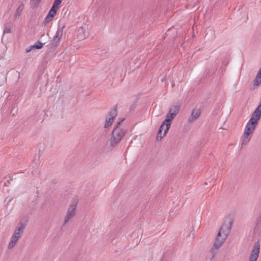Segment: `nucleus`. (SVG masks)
Returning <instances> with one entry per match:
<instances>
[{
    "mask_svg": "<svg viewBox=\"0 0 261 261\" xmlns=\"http://www.w3.org/2000/svg\"><path fill=\"white\" fill-rule=\"evenodd\" d=\"M260 118L261 103L252 112L251 118L247 123L244 129V134L241 137L242 145H245L249 142L251 138V134H253L258 124V121Z\"/></svg>",
    "mask_w": 261,
    "mask_h": 261,
    "instance_id": "1",
    "label": "nucleus"
},
{
    "mask_svg": "<svg viewBox=\"0 0 261 261\" xmlns=\"http://www.w3.org/2000/svg\"><path fill=\"white\" fill-rule=\"evenodd\" d=\"M232 222H233L231 219H228L225 221L223 224L220 228L216 238L215 243L214 245V247L216 249L219 248L224 243L229 233Z\"/></svg>",
    "mask_w": 261,
    "mask_h": 261,
    "instance_id": "2",
    "label": "nucleus"
},
{
    "mask_svg": "<svg viewBox=\"0 0 261 261\" xmlns=\"http://www.w3.org/2000/svg\"><path fill=\"white\" fill-rule=\"evenodd\" d=\"M124 119H122L115 125L110 139V144L112 147L118 144L127 133V129L122 127L121 125Z\"/></svg>",
    "mask_w": 261,
    "mask_h": 261,
    "instance_id": "3",
    "label": "nucleus"
},
{
    "mask_svg": "<svg viewBox=\"0 0 261 261\" xmlns=\"http://www.w3.org/2000/svg\"><path fill=\"white\" fill-rule=\"evenodd\" d=\"M27 224V222H20L18 223L17 227L15 229L14 233L11 238V241L9 244V248L11 249L15 245L23 233Z\"/></svg>",
    "mask_w": 261,
    "mask_h": 261,
    "instance_id": "4",
    "label": "nucleus"
},
{
    "mask_svg": "<svg viewBox=\"0 0 261 261\" xmlns=\"http://www.w3.org/2000/svg\"><path fill=\"white\" fill-rule=\"evenodd\" d=\"M117 115V106H116L112 111L109 113L106 118L105 124V128H109L113 123L114 119Z\"/></svg>",
    "mask_w": 261,
    "mask_h": 261,
    "instance_id": "5",
    "label": "nucleus"
},
{
    "mask_svg": "<svg viewBox=\"0 0 261 261\" xmlns=\"http://www.w3.org/2000/svg\"><path fill=\"white\" fill-rule=\"evenodd\" d=\"M76 204H72L69 207L66 216H65L63 226L65 225L69 221L73 218L76 213Z\"/></svg>",
    "mask_w": 261,
    "mask_h": 261,
    "instance_id": "6",
    "label": "nucleus"
},
{
    "mask_svg": "<svg viewBox=\"0 0 261 261\" xmlns=\"http://www.w3.org/2000/svg\"><path fill=\"white\" fill-rule=\"evenodd\" d=\"M64 28L65 26L63 25L61 28H59L57 31L55 35L51 40V44L53 46L57 47L58 45L60 40L63 36V32Z\"/></svg>",
    "mask_w": 261,
    "mask_h": 261,
    "instance_id": "7",
    "label": "nucleus"
},
{
    "mask_svg": "<svg viewBox=\"0 0 261 261\" xmlns=\"http://www.w3.org/2000/svg\"><path fill=\"white\" fill-rule=\"evenodd\" d=\"M260 251V245L258 242L256 243L253 246V249L249 256V261H256Z\"/></svg>",
    "mask_w": 261,
    "mask_h": 261,
    "instance_id": "8",
    "label": "nucleus"
},
{
    "mask_svg": "<svg viewBox=\"0 0 261 261\" xmlns=\"http://www.w3.org/2000/svg\"><path fill=\"white\" fill-rule=\"evenodd\" d=\"M176 116L173 115V114H171L168 112L166 117V119L164 120L166 122L168 123H167V128H165L164 130V135H166L167 132H168L171 124V121Z\"/></svg>",
    "mask_w": 261,
    "mask_h": 261,
    "instance_id": "9",
    "label": "nucleus"
},
{
    "mask_svg": "<svg viewBox=\"0 0 261 261\" xmlns=\"http://www.w3.org/2000/svg\"><path fill=\"white\" fill-rule=\"evenodd\" d=\"M167 122L164 121L160 126L158 133L157 140H161L165 135H164V130L167 128Z\"/></svg>",
    "mask_w": 261,
    "mask_h": 261,
    "instance_id": "10",
    "label": "nucleus"
},
{
    "mask_svg": "<svg viewBox=\"0 0 261 261\" xmlns=\"http://www.w3.org/2000/svg\"><path fill=\"white\" fill-rule=\"evenodd\" d=\"M200 115V112L198 110H194L192 112L190 117L188 119V122L192 123L197 119Z\"/></svg>",
    "mask_w": 261,
    "mask_h": 261,
    "instance_id": "11",
    "label": "nucleus"
},
{
    "mask_svg": "<svg viewBox=\"0 0 261 261\" xmlns=\"http://www.w3.org/2000/svg\"><path fill=\"white\" fill-rule=\"evenodd\" d=\"M24 4L21 3L18 7L16 9L14 14V18L15 20L19 19V17L21 15L22 11L24 9Z\"/></svg>",
    "mask_w": 261,
    "mask_h": 261,
    "instance_id": "12",
    "label": "nucleus"
},
{
    "mask_svg": "<svg viewBox=\"0 0 261 261\" xmlns=\"http://www.w3.org/2000/svg\"><path fill=\"white\" fill-rule=\"evenodd\" d=\"M253 86L255 87L258 86L261 84V67L255 76V80L253 81Z\"/></svg>",
    "mask_w": 261,
    "mask_h": 261,
    "instance_id": "13",
    "label": "nucleus"
},
{
    "mask_svg": "<svg viewBox=\"0 0 261 261\" xmlns=\"http://www.w3.org/2000/svg\"><path fill=\"white\" fill-rule=\"evenodd\" d=\"M180 110V105L178 104H176L175 105H174L170 107L169 109V113L173 114L175 116H176V115L178 113Z\"/></svg>",
    "mask_w": 261,
    "mask_h": 261,
    "instance_id": "14",
    "label": "nucleus"
},
{
    "mask_svg": "<svg viewBox=\"0 0 261 261\" xmlns=\"http://www.w3.org/2000/svg\"><path fill=\"white\" fill-rule=\"evenodd\" d=\"M260 223H261V217H258L256 218V222H255V226L254 228V232L256 233L260 229Z\"/></svg>",
    "mask_w": 261,
    "mask_h": 261,
    "instance_id": "15",
    "label": "nucleus"
},
{
    "mask_svg": "<svg viewBox=\"0 0 261 261\" xmlns=\"http://www.w3.org/2000/svg\"><path fill=\"white\" fill-rule=\"evenodd\" d=\"M79 36L80 39H83L86 38V34L87 33L86 30L84 29L83 28H81L80 30H79Z\"/></svg>",
    "mask_w": 261,
    "mask_h": 261,
    "instance_id": "16",
    "label": "nucleus"
},
{
    "mask_svg": "<svg viewBox=\"0 0 261 261\" xmlns=\"http://www.w3.org/2000/svg\"><path fill=\"white\" fill-rule=\"evenodd\" d=\"M43 46V44L40 42H37L35 44L33 45L31 47L30 49H27L26 52L29 53L31 51V48L41 49Z\"/></svg>",
    "mask_w": 261,
    "mask_h": 261,
    "instance_id": "17",
    "label": "nucleus"
},
{
    "mask_svg": "<svg viewBox=\"0 0 261 261\" xmlns=\"http://www.w3.org/2000/svg\"><path fill=\"white\" fill-rule=\"evenodd\" d=\"M61 3V0H55L51 8L55 9L56 10H58Z\"/></svg>",
    "mask_w": 261,
    "mask_h": 261,
    "instance_id": "18",
    "label": "nucleus"
},
{
    "mask_svg": "<svg viewBox=\"0 0 261 261\" xmlns=\"http://www.w3.org/2000/svg\"><path fill=\"white\" fill-rule=\"evenodd\" d=\"M40 0H31L30 5L32 8H35L38 6Z\"/></svg>",
    "mask_w": 261,
    "mask_h": 261,
    "instance_id": "19",
    "label": "nucleus"
},
{
    "mask_svg": "<svg viewBox=\"0 0 261 261\" xmlns=\"http://www.w3.org/2000/svg\"><path fill=\"white\" fill-rule=\"evenodd\" d=\"M57 11V10L51 8L47 15L48 16H50L51 18H53L56 15Z\"/></svg>",
    "mask_w": 261,
    "mask_h": 261,
    "instance_id": "20",
    "label": "nucleus"
},
{
    "mask_svg": "<svg viewBox=\"0 0 261 261\" xmlns=\"http://www.w3.org/2000/svg\"><path fill=\"white\" fill-rule=\"evenodd\" d=\"M52 18H51L50 16H48V15H47L46 18H45V22L48 23L51 20Z\"/></svg>",
    "mask_w": 261,
    "mask_h": 261,
    "instance_id": "21",
    "label": "nucleus"
},
{
    "mask_svg": "<svg viewBox=\"0 0 261 261\" xmlns=\"http://www.w3.org/2000/svg\"><path fill=\"white\" fill-rule=\"evenodd\" d=\"M11 32V30L10 28H5L4 30V31H3V34H5L6 33H9Z\"/></svg>",
    "mask_w": 261,
    "mask_h": 261,
    "instance_id": "22",
    "label": "nucleus"
},
{
    "mask_svg": "<svg viewBox=\"0 0 261 261\" xmlns=\"http://www.w3.org/2000/svg\"><path fill=\"white\" fill-rule=\"evenodd\" d=\"M12 179H10V180H8L7 181V183H8V184H10V181H12Z\"/></svg>",
    "mask_w": 261,
    "mask_h": 261,
    "instance_id": "23",
    "label": "nucleus"
}]
</instances>
